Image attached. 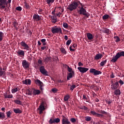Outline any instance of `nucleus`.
Instances as JSON below:
<instances>
[{
	"mask_svg": "<svg viewBox=\"0 0 124 124\" xmlns=\"http://www.w3.org/2000/svg\"><path fill=\"white\" fill-rule=\"evenodd\" d=\"M57 92H58V90L57 89H55V88L52 89V92H53V93H57Z\"/></svg>",
	"mask_w": 124,
	"mask_h": 124,
	"instance_id": "57",
	"label": "nucleus"
},
{
	"mask_svg": "<svg viewBox=\"0 0 124 124\" xmlns=\"http://www.w3.org/2000/svg\"><path fill=\"white\" fill-rule=\"evenodd\" d=\"M3 37H4V33L3 32H0V42L3 41Z\"/></svg>",
	"mask_w": 124,
	"mask_h": 124,
	"instance_id": "41",
	"label": "nucleus"
},
{
	"mask_svg": "<svg viewBox=\"0 0 124 124\" xmlns=\"http://www.w3.org/2000/svg\"><path fill=\"white\" fill-rule=\"evenodd\" d=\"M107 62V60H105L102 62H101V63H100V66L101 67H103V65H105V64Z\"/></svg>",
	"mask_w": 124,
	"mask_h": 124,
	"instance_id": "38",
	"label": "nucleus"
},
{
	"mask_svg": "<svg viewBox=\"0 0 124 124\" xmlns=\"http://www.w3.org/2000/svg\"><path fill=\"white\" fill-rule=\"evenodd\" d=\"M90 114L91 115H93V116H95L96 117H100L102 116V114H100L99 113H97V112H95V111H90Z\"/></svg>",
	"mask_w": 124,
	"mask_h": 124,
	"instance_id": "15",
	"label": "nucleus"
},
{
	"mask_svg": "<svg viewBox=\"0 0 124 124\" xmlns=\"http://www.w3.org/2000/svg\"><path fill=\"white\" fill-rule=\"evenodd\" d=\"M19 44L21 45L22 47H23V50L29 51V46H28V45H27L26 42L22 41L21 43H19Z\"/></svg>",
	"mask_w": 124,
	"mask_h": 124,
	"instance_id": "9",
	"label": "nucleus"
},
{
	"mask_svg": "<svg viewBox=\"0 0 124 124\" xmlns=\"http://www.w3.org/2000/svg\"><path fill=\"white\" fill-rule=\"evenodd\" d=\"M19 91V88H15V89H11V93H16L17 91Z\"/></svg>",
	"mask_w": 124,
	"mask_h": 124,
	"instance_id": "28",
	"label": "nucleus"
},
{
	"mask_svg": "<svg viewBox=\"0 0 124 124\" xmlns=\"http://www.w3.org/2000/svg\"><path fill=\"white\" fill-rule=\"evenodd\" d=\"M79 12L80 15H84L87 18H89V15H88V13H87V10L84 8V6L82 5H81V8L79 9Z\"/></svg>",
	"mask_w": 124,
	"mask_h": 124,
	"instance_id": "4",
	"label": "nucleus"
},
{
	"mask_svg": "<svg viewBox=\"0 0 124 124\" xmlns=\"http://www.w3.org/2000/svg\"><path fill=\"white\" fill-rule=\"evenodd\" d=\"M14 112L15 114H21L22 113V111L19 108H14Z\"/></svg>",
	"mask_w": 124,
	"mask_h": 124,
	"instance_id": "27",
	"label": "nucleus"
},
{
	"mask_svg": "<svg viewBox=\"0 0 124 124\" xmlns=\"http://www.w3.org/2000/svg\"><path fill=\"white\" fill-rule=\"evenodd\" d=\"M33 19L34 21H35L36 22H38L39 21H40V20H41V16L38 15L34 14L33 16Z\"/></svg>",
	"mask_w": 124,
	"mask_h": 124,
	"instance_id": "14",
	"label": "nucleus"
},
{
	"mask_svg": "<svg viewBox=\"0 0 124 124\" xmlns=\"http://www.w3.org/2000/svg\"><path fill=\"white\" fill-rule=\"evenodd\" d=\"M60 52H62V53L63 54H66V51L65 50L64 48H60Z\"/></svg>",
	"mask_w": 124,
	"mask_h": 124,
	"instance_id": "40",
	"label": "nucleus"
},
{
	"mask_svg": "<svg viewBox=\"0 0 124 124\" xmlns=\"http://www.w3.org/2000/svg\"><path fill=\"white\" fill-rule=\"evenodd\" d=\"M16 53H17L18 56H24V51L23 50H18Z\"/></svg>",
	"mask_w": 124,
	"mask_h": 124,
	"instance_id": "25",
	"label": "nucleus"
},
{
	"mask_svg": "<svg viewBox=\"0 0 124 124\" xmlns=\"http://www.w3.org/2000/svg\"><path fill=\"white\" fill-rule=\"evenodd\" d=\"M115 83H118L119 85H120V86L124 85V81L122 80L121 79L119 80V81L118 82H115Z\"/></svg>",
	"mask_w": 124,
	"mask_h": 124,
	"instance_id": "47",
	"label": "nucleus"
},
{
	"mask_svg": "<svg viewBox=\"0 0 124 124\" xmlns=\"http://www.w3.org/2000/svg\"><path fill=\"white\" fill-rule=\"evenodd\" d=\"M69 86H70V90L71 91H73V89L76 88V85H70V84H69Z\"/></svg>",
	"mask_w": 124,
	"mask_h": 124,
	"instance_id": "43",
	"label": "nucleus"
},
{
	"mask_svg": "<svg viewBox=\"0 0 124 124\" xmlns=\"http://www.w3.org/2000/svg\"><path fill=\"white\" fill-rule=\"evenodd\" d=\"M31 79H27L23 81H22V83H23V84L31 85Z\"/></svg>",
	"mask_w": 124,
	"mask_h": 124,
	"instance_id": "20",
	"label": "nucleus"
},
{
	"mask_svg": "<svg viewBox=\"0 0 124 124\" xmlns=\"http://www.w3.org/2000/svg\"><path fill=\"white\" fill-rule=\"evenodd\" d=\"M51 31H62L61 27H52L51 30Z\"/></svg>",
	"mask_w": 124,
	"mask_h": 124,
	"instance_id": "18",
	"label": "nucleus"
},
{
	"mask_svg": "<svg viewBox=\"0 0 124 124\" xmlns=\"http://www.w3.org/2000/svg\"><path fill=\"white\" fill-rule=\"evenodd\" d=\"M103 31H109V29L107 28H104Z\"/></svg>",
	"mask_w": 124,
	"mask_h": 124,
	"instance_id": "63",
	"label": "nucleus"
},
{
	"mask_svg": "<svg viewBox=\"0 0 124 124\" xmlns=\"http://www.w3.org/2000/svg\"><path fill=\"white\" fill-rule=\"evenodd\" d=\"M13 25L14 27L15 28L16 31H18V27H19V24L16 20H15L13 22Z\"/></svg>",
	"mask_w": 124,
	"mask_h": 124,
	"instance_id": "21",
	"label": "nucleus"
},
{
	"mask_svg": "<svg viewBox=\"0 0 124 124\" xmlns=\"http://www.w3.org/2000/svg\"><path fill=\"white\" fill-rule=\"evenodd\" d=\"M72 47L76 48L77 47V44H74L72 45V46H70L69 49L70 51H75V49H72Z\"/></svg>",
	"mask_w": 124,
	"mask_h": 124,
	"instance_id": "26",
	"label": "nucleus"
},
{
	"mask_svg": "<svg viewBox=\"0 0 124 124\" xmlns=\"http://www.w3.org/2000/svg\"><path fill=\"white\" fill-rule=\"evenodd\" d=\"M40 94V90H34L33 91V95H36Z\"/></svg>",
	"mask_w": 124,
	"mask_h": 124,
	"instance_id": "29",
	"label": "nucleus"
},
{
	"mask_svg": "<svg viewBox=\"0 0 124 124\" xmlns=\"http://www.w3.org/2000/svg\"><path fill=\"white\" fill-rule=\"evenodd\" d=\"M48 48V47L47 46H44L41 47V50H46Z\"/></svg>",
	"mask_w": 124,
	"mask_h": 124,
	"instance_id": "53",
	"label": "nucleus"
},
{
	"mask_svg": "<svg viewBox=\"0 0 124 124\" xmlns=\"http://www.w3.org/2000/svg\"><path fill=\"white\" fill-rule=\"evenodd\" d=\"M71 42H72V41L71 40H67V41H66V46L70 45Z\"/></svg>",
	"mask_w": 124,
	"mask_h": 124,
	"instance_id": "56",
	"label": "nucleus"
},
{
	"mask_svg": "<svg viewBox=\"0 0 124 124\" xmlns=\"http://www.w3.org/2000/svg\"><path fill=\"white\" fill-rule=\"evenodd\" d=\"M14 103H15V104H17L18 105H22L21 101H19L18 100H14Z\"/></svg>",
	"mask_w": 124,
	"mask_h": 124,
	"instance_id": "36",
	"label": "nucleus"
},
{
	"mask_svg": "<svg viewBox=\"0 0 124 124\" xmlns=\"http://www.w3.org/2000/svg\"><path fill=\"white\" fill-rule=\"evenodd\" d=\"M58 32H60V33H62V31H59H59H52V33H48V34H47V35H48V36H49V37H52V36H53V34H55Z\"/></svg>",
	"mask_w": 124,
	"mask_h": 124,
	"instance_id": "32",
	"label": "nucleus"
},
{
	"mask_svg": "<svg viewBox=\"0 0 124 124\" xmlns=\"http://www.w3.org/2000/svg\"><path fill=\"white\" fill-rule=\"evenodd\" d=\"M70 122V121H68L67 117L62 116V124H71Z\"/></svg>",
	"mask_w": 124,
	"mask_h": 124,
	"instance_id": "10",
	"label": "nucleus"
},
{
	"mask_svg": "<svg viewBox=\"0 0 124 124\" xmlns=\"http://www.w3.org/2000/svg\"><path fill=\"white\" fill-rule=\"evenodd\" d=\"M16 9L18 11H22V7L20 6L17 7Z\"/></svg>",
	"mask_w": 124,
	"mask_h": 124,
	"instance_id": "54",
	"label": "nucleus"
},
{
	"mask_svg": "<svg viewBox=\"0 0 124 124\" xmlns=\"http://www.w3.org/2000/svg\"><path fill=\"white\" fill-rule=\"evenodd\" d=\"M27 94H28V95H31V90H27Z\"/></svg>",
	"mask_w": 124,
	"mask_h": 124,
	"instance_id": "52",
	"label": "nucleus"
},
{
	"mask_svg": "<svg viewBox=\"0 0 124 124\" xmlns=\"http://www.w3.org/2000/svg\"><path fill=\"white\" fill-rule=\"evenodd\" d=\"M39 70L40 71V73H41V74L43 75H47V71H46V69H45V67H44V66H40Z\"/></svg>",
	"mask_w": 124,
	"mask_h": 124,
	"instance_id": "13",
	"label": "nucleus"
},
{
	"mask_svg": "<svg viewBox=\"0 0 124 124\" xmlns=\"http://www.w3.org/2000/svg\"><path fill=\"white\" fill-rule=\"evenodd\" d=\"M35 83L40 86V90H41V91L44 90V88H42V87L44 86V83H42V82L40 81V80L39 79H36V80L35 81Z\"/></svg>",
	"mask_w": 124,
	"mask_h": 124,
	"instance_id": "16",
	"label": "nucleus"
},
{
	"mask_svg": "<svg viewBox=\"0 0 124 124\" xmlns=\"http://www.w3.org/2000/svg\"><path fill=\"white\" fill-rule=\"evenodd\" d=\"M46 3L47 4H50V3H53L55 1V0H46Z\"/></svg>",
	"mask_w": 124,
	"mask_h": 124,
	"instance_id": "49",
	"label": "nucleus"
},
{
	"mask_svg": "<svg viewBox=\"0 0 124 124\" xmlns=\"http://www.w3.org/2000/svg\"><path fill=\"white\" fill-rule=\"evenodd\" d=\"M69 99H70V95H66L64 96V101L67 102Z\"/></svg>",
	"mask_w": 124,
	"mask_h": 124,
	"instance_id": "37",
	"label": "nucleus"
},
{
	"mask_svg": "<svg viewBox=\"0 0 124 124\" xmlns=\"http://www.w3.org/2000/svg\"><path fill=\"white\" fill-rule=\"evenodd\" d=\"M110 78H115V76H114V73L113 72L110 74Z\"/></svg>",
	"mask_w": 124,
	"mask_h": 124,
	"instance_id": "59",
	"label": "nucleus"
},
{
	"mask_svg": "<svg viewBox=\"0 0 124 124\" xmlns=\"http://www.w3.org/2000/svg\"><path fill=\"white\" fill-rule=\"evenodd\" d=\"M5 119V114L3 112H0V120Z\"/></svg>",
	"mask_w": 124,
	"mask_h": 124,
	"instance_id": "33",
	"label": "nucleus"
},
{
	"mask_svg": "<svg viewBox=\"0 0 124 124\" xmlns=\"http://www.w3.org/2000/svg\"><path fill=\"white\" fill-rule=\"evenodd\" d=\"M4 69L1 68L0 67V77H5V71H3Z\"/></svg>",
	"mask_w": 124,
	"mask_h": 124,
	"instance_id": "19",
	"label": "nucleus"
},
{
	"mask_svg": "<svg viewBox=\"0 0 124 124\" xmlns=\"http://www.w3.org/2000/svg\"><path fill=\"white\" fill-rule=\"evenodd\" d=\"M62 66H63L64 68H70V67H68V66L67 64H62Z\"/></svg>",
	"mask_w": 124,
	"mask_h": 124,
	"instance_id": "58",
	"label": "nucleus"
},
{
	"mask_svg": "<svg viewBox=\"0 0 124 124\" xmlns=\"http://www.w3.org/2000/svg\"><path fill=\"white\" fill-rule=\"evenodd\" d=\"M79 109L81 110H88V108L85 106H83V107H79Z\"/></svg>",
	"mask_w": 124,
	"mask_h": 124,
	"instance_id": "48",
	"label": "nucleus"
},
{
	"mask_svg": "<svg viewBox=\"0 0 124 124\" xmlns=\"http://www.w3.org/2000/svg\"><path fill=\"white\" fill-rule=\"evenodd\" d=\"M4 98L8 99V98H12V94H6V93L4 94Z\"/></svg>",
	"mask_w": 124,
	"mask_h": 124,
	"instance_id": "31",
	"label": "nucleus"
},
{
	"mask_svg": "<svg viewBox=\"0 0 124 124\" xmlns=\"http://www.w3.org/2000/svg\"><path fill=\"white\" fill-rule=\"evenodd\" d=\"M67 72H69L70 73H75V72H74L73 70H72V68H67Z\"/></svg>",
	"mask_w": 124,
	"mask_h": 124,
	"instance_id": "51",
	"label": "nucleus"
},
{
	"mask_svg": "<svg viewBox=\"0 0 124 124\" xmlns=\"http://www.w3.org/2000/svg\"><path fill=\"white\" fill-rule=\"evenodd\" d=\"M87 38L88 40H92L93 39V35L90 33H87Z\"/></svg>",
	"mask_w": 124,
	"mask_h": 124,
	"instance_id": "22",
	"label": "nucleus"
},
{
	"mask_svg": "<svg viewBox=\"0 0 124 124\" xmlns=\"http://www.w3.org/2000/svg\"><path fill=\"white\" fill-rule=\"evenodd\" d=\"M90 121H91V117L89 116L85 117V121L90 122Z\"/></svg>",
	"mask_w": 124,
	"mask_h": 124,
	"instance_id": "50",
	"label": "nucleus"
},
{
	"mask_svg": "<svg viewBox=\"0 0 124 124\" xmlns=\"http://www.w3.org/2000/svg\"><path fill=\"white\" fill-rule=\"evenodd\" d=\"M113 38L115 39V42H120V38H119L118 36H114Z\"/></svg>",
	"mask_w": 124,
	"mask_h": 124,
	"instance_id": "45",
	"label": "nucleus"
},
{
	"mask_svg": "<svg viewBox=\"0 0 124 124\" xmlns=\"http://www.w3.org/2000/svg\"><path fill=\"white\" fill-rule=\"evenodd\" d=\"M114 93V95H120V90L119 89H116L115 91H114V93Z\"/></svg>",
	"mask_w": 124,
	"mask_h": 124,
	"instance_id": "30",
	"label": "nucleus"
},
{
	"mask_svg": "<svg viewBox=\"0 0 124 124\" xmlns=\"http://www.w3.org/2000/svg\"><path fill=\"white\" fill-rule=\"evenodd\" d=\"M38 63L40 65L42 64V61L40 60H38Z\"/></svg>",
	"mask_w": 124,
	"mask_h": 124,
	"instance_id": "62",
	"label": "nucleus"
},
{
	"mask_svg": "<svg viewBox=\"0 0 124 124\" xmlns=\"http://www.w3.org/2000/svg\"><path fill=\"white\" fill-rule=\"evenodd\" d=\"M22 67H23L25 70L28 69L29 68V62L26 60L22 61Z\"/></svg>",
	"mask_w": 124,
	"mask_h": 124,
	"instance_id": "7",
	"label": "nucleus"
},
{
	"mask_svg": "<svg viewBox=\"0 0 124 124\" xmlns=\"http://www.w3.org/2000/svg\"><path fill=\"white\" fill-rule=\"evenodd\" d=\"M27 60H28V61L31 62V58L30 56L27 57Z\"/></svg>",
	"mask_w": 124,
	"mask_h": 124,
	"instance_id": "61",
	"label": "nucleus"
},
{
	"mask_svg": "<svg viewBox=\"0 0 124 124\" xmlns=\"http://www.w3.org/2000/svg\"><path fill=\"white\" fill-rule=\"evenodd\" d=\"M6 4H7V0H0V9H4Z\"/></svg>",
	"mask_w": 124,
	"mask_h": 124,
	"instance_id": "6",
	"label": "nucleus"
},
{
	"mask_svg": "<svg viewBox=\"0 0 124 124\" xmlns=\"http://www.w3.org/2000/svg\"><path fill=\"white\" fill-rule=\"evenodd\" d=\"M75 76V72H70L67 74V77L66 79L67 80H70V79L72 78L73 76Z\"/></svg>",
	"mask_w": 124,
	"mask_h": 124,
	"instance_id": "17",
	"label": "nucleus"
},
{
	"mask_svg": "<svg viewBox=\"0 0 124 124\" xmlns=\"http://www.w3.org/2000/svg\"><path fill=\"white\" fill-rule=\"evenodd\" d=\"M79 4H81L80 1L76 0L72 1L71 3L67 6V9L71 12L73 11V10H76V9H77V7L79 6Z\"/></svg>",
	"mask_w": 124,
	"mask_h": 124,
	"instance_id": "1",
	"label": "nucleus"
},
{
	"mask_svg": "<svg viewBox=\"0 0 124 124\" xmlns=\"http://www.w3.org/2000/svg\"><path fill=\"white\" fill-rule=\"evenodd\" d=\"M41 43H46V39H42L41 40Z\"/></svg>",
	"mask_w": 124,
	"mask_h": 124,
	"instance_id": "60",
	"label": "nucleus"
},
{
	"mask_svg": "<svg viewBox=\"0 0 124 124\" xmlns=\"http://www.w3.org/2000/svg\"><path fill=\"white\" fill-rule=\"evenodd\" d=\"M6 117L8 118H10V116L11 115V112L10 111H9L8 112H6Z\"/></svg>",
	"mask_w": 124,
	"mask_h": 124,
	"instance_id": "44",
	"label": "nucleus"
},
{
	"mask_svg": "<svg viewBox=\"0 0 124 124\" xmlns=\"http://www.w3.org/2000/svg\"><path fill=\"white\" fill-rule=\"evenodd\" d=\"M63 27L66 29V28H68V24H67L66 23H63Z\"/></svg>",
	"mask_w": 124,
	"mask_h": 124,
	"instance_id": "55",
	"label": "nucleus"
},
{
	"mask_svg": "<svg viewBox=\"0 0 124 124\" xmlns=\"http://www.w3.org/2000/svg\"><path fill=\"white\" fill-rule=\"evenodd\" d=\"M24 4L26 9H30L31 8V6H30V4L27 3V2H25Z\"/></svg>",
	"mask_w": 124,
	"mask_h": 124,
	"instance_id": "35",
	"label": "nucleus"
},
{
	"mask_svg": "<svg viewBox=\"0 0 124 124\" xmlns=\"http://www.w3.org/2000/svg\"><path fill=\"white\" fill-rule=\"evenodd\" d=\"M89 72L93 74L94 76L100 75L102 74V72H101V71L96 70V69L93 68L90 69V70H89Z\"/></svg>",
	"mask_w": 124,
	"mask_h": 124,
	"instance_id": "5",
	"label": "nucleus"
},
{
	"mask_svg": "<svg viewBox=\"0 0 124 124\" xmlns=\"http://www.w3.org/2000/svg\"><path fill=\"white\" fill-rule=\"evenodd\" d=\"M45 110H46V103L42 101L41 103L40 104V106H39V108H38L37 110H38L39 114L42 115L44 114V111H45Z\"/></svg>",
	"mask_w": 124,
	"mask_h": 124,
	"instance_id": "2",
	"label": "nucleus"
},
{
	"mask_svg": "<svg viewBox=\"0 0 124 124\" xmlns=\"http://www.w3.org/2000/svg\"><path fill=\"white\" fill-rule=\"evenodd\" d=\"M49 61H51V57H47L46 58H45V62L48 63Z\"/></svg>",
	"mask_w": 124,
	"mask_h": 124,
	"instance_id": "39",
	"label": "nucleus"
},
{
	"mask_svg": "<svg viewBox=\"0 0 124 124\" xmlns=\"http://www.w3.org/2000/svg\"><path fill=\"white\" fill-rule=\"evenodd\" d=\"M69 121L72 123V124H75L76 123V119L74 118H70Z\"/></svg>",
	"mask_w": 124,
	"mask_h": 124,
	"instance_id": "42",
	"label": "nucleus"
},
{
	"mask_svg": "<svg viewBox=\"0 0 124 124\" xmlns=\"http://www.w3.org/2000/svg\"><path fill=\"white\" fill-rule=\"evenodd\" d=\"M78 66H83V63L82 62H78Z\"/></svg>",
	"mask_w": 124,
	"mask_h": 124,
	"instance_id": "64",
	"label": "nucleus"
},
{
	"mask_svg": "<svg viewBox=\"0 0 124 124\" xmlns=\"http://www.w3.org/2000/svg\"><path fill=\"white\" fill-rule=\"evenodd\" d=\"M97 112H99L102 114H105V115L107 114V112H106V111H103L102 110H99V111H97Z\"/></svg>",
	"mask_w": 124,
	"mask_h": 124,
	"instance_id": "46",
	"label": "nucleus"
},
{
	"mask_svg": "<svg viewBox=\"0 0 124 124\" xmlns=\"http://www.w3.org/2000/svg\"><path fill=\"white\" fill-rule=\"evenodd\" d=\"M101 58H102V54H97L95 56V57L94 58V59L95 60H98L101 59Z\"/></svg>",
	"mask_w": 124,
	"mask_h": 124,
	"instance_id": "23",
	"label": "nucleus"
},
{
	"mask_svg": "<svg viewBox=\"0 0 124 124\" xmlns=\"http://www.w3.org/2000/svg\"><path fill=\"white\" fill-rule=\"evenodd\" d=\"M60 122V119L59 118H56V119H50L49 121H48L49 124H58Z\"/></svg>",
	"mask_w": 124,
	"mask_h": 124,
	"instance_id": "11",
	"label": "nucleus"
},
{
	"mask_svg": "<svg viewBox=\"0 0 124 124\" xmlns=\"http://www.w3.org/2000/svg\"><path fill=\"white\" fill-rule=\"evenodd\" d=\"M77 69L79 71V72L82 74H84L89 70V68L82 67H78Z\"/></svg>",
	"mask_w": 124,
	"mask_h": 124,
	"instance_id": "12",
	"label": "nucleus"
},
{
	"mask_svg": "<svg viewBox=\"0 0 124 124\" xmlns=\"http://www.w3.org/2000/svg\"><path fill=\"white\" fill-rule=\"evenodd\" d=\"M110 84H112V85H110V88L113 90L118 89V88H119V84L118 82L113 83V81H110Z\"/></svg>",
	"mask_w": 124,
	"mask_h": 124,
	"instance_id": "8",
	"label": "nucleus"
},
{
	"mask_svg": "<svg viewBox=\"0 0 124 124\" xmlns=\"http://www.w3.org/2000/svg\"><path fill=\"white\" fill-rule=\"evenodd\" d=\"M109 17L110 16H109V15H105L102 16V19L103 20H107Z\"/></svg>",
	"mask_w": 124,
	"mask_h": 124,
	"instance_id": "34",
	"label": "nucleus"
},
{
	"mask_svg": "<svg viewBox=\"0 0 124 124\" xmlns=\"http://www.w3.org/2000/svg\"><path fill=\"white\" fill-rule=\"evenodd\" d=\"M52 20H53L52 21V23H54V24H55V23H57V22H58V18H57V16H52L51 17Z\"/></svg>",
	"mask_w": 124,
	"mask_h": 124,
	"instance_id": "24",
	"label": "nucleus"
},
{
	"mask_svg": "<svg viewBox=\"0 0 124 124\" xmlns=\"http://www.w3.org/2000/svg\"><path fill=\"white\" fill-rule=\"evenodd\" d=\"M121 57H124V51H120V52L116 53L115 56L113 57L112 60H110V62H115L116 61H118V59L120 58Z\"/></svg>",
	"mask_w": 124,
	"mask_h": 124,
	"instance_id": "3",
	"label": "nucleus"
}]
</instances>
